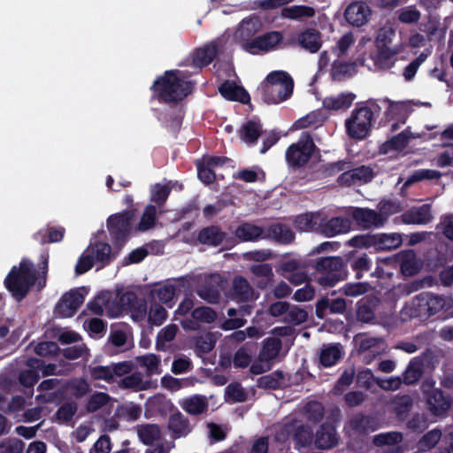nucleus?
Here are the masks:
<instances>
[{
	"label": "nucleus",
	"instance_id": "cd10ccee",
	"mask_svg": "<svg viewBox=\"0 0 453 453\" xmlns=\"http://www.w3.org/2000/svg\"><path fill=\"white\" fill-rule=\"evenodd\" d=\"M418 137H419L418 134H414L408 130H404L399 134L384 142L380 147V151L384 154L393 151H401L407 146L410 139Z\"/></svg>",
	"mask_w": 453,
	"mask_h": 453
},
{
	"label": "nucleus",
	"instance_id": "49530a36",
	"mask_svg": "<svg viewBox=\"0 0 453 453\" xmlns=\"http://www.w3.org/2000/svg\"><path fill=\"white\" fill-rule=\"evenodd\" d=\"M432 53V50L430 48L426 49L423 52H421L414 60H412L403 71V76L405 81H411L419 66L426 60L428 56Z\"/></svg>",
	"mask_w": 453,
	"mask_h": 453
},
{
	"label": "nucleus",
	"instance_id": "a18cd8bd",
	"mask_svg": "<svg viewBox=\"0 0 453 453\" xmlns=\"http://www.w3.org/2000/svg\"><path fill=\"white\" fill-rule=\"evenodd\" d=\"M135 361L141 367L146 369L148 375L159 374L161 372L159 369L160 359L155 354L138 356L135 357Z\"/></svg>",
	"mask_w": 453,
	"mask_h": 453
},
{
	"label": "nucleus",
	"instance_id": "0eeeda50",
	"mask_svg": "<svg viewBox=\"0 0 453 453\" xmlns=\"http://www.w3.org/2000/svg\"><path fill=\"white\" fill-rule=\"evenodd\" d=\"M315 149L313 140L308 134H303L297 142L293 143L286 151V159L289 165L301 166L306 164Z\"/></svg>",
	"mask_w": 453,
	"mask_h": 453
},
{
	"label": "nucleus",
	"instance_id": "6e6552de",
	"mask_svg": "<svg viewBox=\"0 0 453 453\" xmlns=\"http://www.w3.org/2000/svg\"><path fill=\"white\" fill-rule=\"evenodd\" d=\"M422 392L426 395V403L430 412L437 417L443 416L450 408L451 401L442 392L434 388V382L426 380L423 382Z\"/></svg>",
	"mask_w": 453,
	"mask_h": 453
},
{
	"label": "nucleus",
	"instance_id": "473e14b6",
	"mask_svg": "<svg viewBox=\"0 0 453 453\" xmlns=\"http://www.w3.org/2000/svg\"><path fill=\"white\" fill-rule=\"evenodd\" d=\"M95 262L100 263L102 266L109 265L115 255L111 251V247L104 242H96L91 250V255Z\"/></svg>",
	"mask_w": 453,
	"mask_h": 453
},
{
	"label": "nucleus",
	"instance_id": "13d9d810",
	"mask_svg": "<svg viewBox=\"0 0 453 453\" xmlns=\"http://www.w3.org/2000/svg\"><path fill=\"white\" fill-rule=\"evenodd\" d=\"M111 397L108 394L104 392H96L92 394L87 402L86 410L89 413L96 412L102 407L108 404Z\"/></svg>",
	"mask_w": 453,
	"mask_h": 453
},
{
	"label": "nucleus",
	"instance_id": "bb28decb",
	"mask_svg": "<svg viewBox=\"0 0 453 453\" xmlns=\"http://www.w3.org/2000/svg\"><path fill=\"white\" fill-rule=\"evenodd\" d=\"M355 96L349 92L328 96L323 100V107L328 111H342L350 107Z\"/></svg>",
	"mask_w": 453,
	"mask_h": 453
},
{
	"label": "nucleus",
	"instance_id": "2f4dec72",
	"mask_svg": "<svg viewBox=\"0 0 453 453\" xmlns=\"http://www.w3.org/2000/svg\"><path fill=\"white\" fill-rule=\"evenodd\" d=\"M220 94L228 100L239 101L246 104L250 101V96L246 90L233 82L226 81L219 87Z\"/></svg>",
	"mask_w": 453,
	"mask_h": 453
},
{
	"label": "nucleus",
	"instance_id": "e2e57ef3",
	"mask_svg": "<svg viewBox=\"0 0 453 453\" xmlns=\"http://www.w3.org/2000/svg\"><path fill=\"white\" fill-rule=\"evenodd\" d=\"M422 362L417 358L412 359L405 370L403 380L406 384L416 382L422 375Z\"/></svg>",
	"mask_w": 453,
	"mask_h": 453
},
{
	"label": "nucleus",
	"instance_id": "69168bd1",
	"mask_svg": "<svg viewBox=\"0 0 453 453\" xmlns=\"http://www.w3.org/2000/svg\"><path fill=\"white\" fill-rule=\"evenodd\" d=\"M307 318L308 314L304 309L296 305H289L287 316L283 318V321L300 325L305 322Z\"/></svg>",
	"mask_w": 453,
	"mask_h": 453
},
{
	"label": "nucleus",
	"instance_id": "09e8293b",
	"mask_svg": "<svg viewBox=\"0 0 453 453\" xmlns=\"http://www.w3.org/2000/svg\"><path fill=\"white\" fill-rule=\"evenodd\" d=\"M149 297L151 303H157V301L162 303H167L170 302V284L165 283L160 285L159 283L154 284L150 287L149 291Z\"/></svg>",
	"mask_w": 453,
	"mask_h": 453
},
{
	"label": "nucleus",
	"instance_id": "bf43d9fd",
	"mask_svg": "<svg viewBox=\"0 0 453 453\" xmlns=\"http://www.w3.org/2000/svg\"><path fill=\"white\" fill-rule=\"evenodd\" d=\"M395 35V29L390 25H385L380 27L375 37L376 47H391V43Z\"/></svg>",
	"mask_w": 453,
	"mask_h": 453
},
{
	"label": "nucleus",
	"instance_id": "58836bf2",
	"mask_svg": "<svg viewBox=\"0 0 453 453\" xmlns=\"http://www.w3.org/2000/svg\"><path fill=\"white\" fill-rule=\"evenodd\" d=\"M122 388L133 389L134 391L147 390L150 387L149 380H143L140 372H133L125 376L119 383Z\"/></svg>",
	"mask_w": 453,
	"mask_h": 453
},
{
	"label": "nucleus",
	"instance_id": "3c124183",
	"mask_svg": "<svg viewBox=\"0 0 453 453\" xmlns=\"http://www.w3.org/2000/svg\"><path fill=\"white\" fill-rule=\"evenodd\" d=\"M190 432L188 420L180 413H172V436L179 438Z\"/></svg>",
	"mask_w": 453,
	"mask_h": 453
},
{
	"label": "nucleus",
	"instance_id": "c9c22d12",
	"mask_svg": "<svg viewBox=\"0 0 453 453\" xmlns=\"http://www.w3.org/2000/svg\"><path fill=\"white\" fill-rule=\"evenodd\" d=\"M342 355V349L340 344H328L321 349L319 359L324 366H331L338 362Z\"/></svg>",
	"mask_w": 453,
	"mask_h": 453
},
{
	"label": "nucleus",
	"instance_id": "79ce46f5",
	"mask_svg": "<svg viewBox=\"0 0 453 453\" xmlns=\"http://www.w3.org/2000/svg\"><path fill=\"white\" fill-rule=\"evenodd\" d=\"M329 309L332 313H342L346 309V303L342 298L330 301L322 299L317 303L316 313L319 318H324V312Z\"/></svg>",
	"mask_w": 453,
	"mask_h": 453
},
{
	"label": "nucleus",
	"instance_id": "b1692460",
	"mask_svg": "<svg viewBox=\"0 0 453 453\" xmlns=\"http://www.w3.org/2000/svg\"><path fill=\"white\" fill-rule=\"evenodd\" d=\"M402 219L406 224L426 225L432 221L431 206L423 204L413 207L402 215Z\"/></svg>",
	"mask_w": 453,
	"mask_h": 453
},
{
	"label": "nucleus",
	"instance_id": "20e7f679",
	"mask_svg": "<svg viewBox=\"0 0 453 453\" xmlns=\"http://www.w3.org/2000/svg\"><path fill=\"white\" fill-rule=\"evenodd\" d=\"M374 119V112L368 106L354 109L345 120L347 134L356 140L366 138L371 132Z\"/></svg>",
	"mask_w": 453,
	"mask_h": 453
},
{
	"label": "nucleus",
	"instance_id": "7c9ffc66",
	"mask_svg": "<svg viewBox=\"0 0 453 453\" xmlns=\"http://www.w3.org/2000/svg\"><path fill=\"white\" fill-rule=\"evenodd\" d=\"M402 440L403 436L400 433L389 432L375 435L373 442L377 446L389 447L390 453H403V449L398 445Z\"/></svg>",
	"mask_w": 453,
	"mask_h": 453
},
{
	"label": "nucleus",
	"instance_id": "4468645a",
	"mask_svg": "<svg viewBox=\"0 0 453 453\" xmlns=\"http://www.w3.org/2000/svg\"><path fill=\"white\" fill-rule=\"evenodd\" d=\"M85 299L80 289H73L65 294L56 304L54 312L57 316L69 318L73 316Z\"/></svg>",
	"mask_w": 453,
	"mask_h": 453
},
{
	"label": "nucleus",
	"instance_id": "72a5a7b5",
	"mask_svg": "<svg viewBox=\"0 0 453 453\" xmlns=\"http://www.w3.org/2000/svg\"><path fill=\"white\" fill-rule=\"evenodd\" d=\"M233 296L238 302L257 298L249 282L242 277H236L233 282Z\"/></svg>",
	"mask_w": 453,
	"mask_h": 453
},
{
	"label": "nucleus",
	"instance_id": "9d476101",
	"mask_svg": "<svg viewBox=\"0 0 453 453\" xmlns=\"http://www.w3.org/2000/svg\"><path fill=\"white\" fill-rule=\"evenodd\" d=\"M357 351L363 356V360L370 364L377 356L386 351L385 342L381 338L358 334L354 338Z\"/></svg>",
	"mask_w": 453,
	"mask_h": 453
},
{
	"label": "nucleus",
	"instance_id": "f257e3e1",
	"mask_svg": "<svg viewBox=\"0 0 453 453\" xmlns=\"http://www.w3.org/2000/svg\"><path fill=\"white\" fill-rule=\"evenodd\" d=\"M38 280L33 262L22 258L19 265H13L4 279V284L12 297L20 302L29 293Z\"/></svg>",
	"mask_w": 453,
	"mask_h": 453
},
{
	"label": "nucleus",
	"instance_id": "8fccbe9b",
	"mask_svg": "<svg viewBox=\"0 0 453 453\" xmlns=\"http://www.w3.org/2000/svg\"><path fill=\"white\" fill-rule=\"evenodd\" d=\"M224 238V234L215 226L202 230L198 235L200 242L211 246L219 245Z\"/></svg>",
	"mask_w": 453,
	"mask_h": 453
},
{
	"label": "nucleus",
	"instance_id": "e433bc0d",
	"mask_svg": "<svg viewBox=\"0 0 453 453\" xmlns=\"http://www.w3.org/2000/svg\"><path fill=\"white\" fill-rule=\"evenodd\" d=\"M137 434L143 444L152 445L160 439L161 433L157 425L145 424L137 426Z\"/></svg>",
	"mask_w": 453,
	"mask_h": 453
},
{
	"label": "nucleus",
	"instance_id": "c03bdc74",
	"mask_svg": "<svg viewBox=\"0 0 453 453\" xmlns=\"http://www.w3.org/2000/svg\"><path fill=\"white\" fill-rule=\"evenodd\" d=\"M315 10L307 5H294L282 9L281 15L283 18L290 19H299L302 18H311L315 15Z\"/></svg>",
	"mask_w": 453,
	"mask_h": 453
},
{
	"label": "nucleus",
	"instance_id": "f704fd0d",
	"mask_svg": "<svg viewBox=\"0 0 453 453\" xmlns=\"http://www.w3.org/2000/svg\"><path fill=\"white\" fill-rule=\"evenodd\" d=\"M283 276L292 284L300 285L307 280V274L298 268L296 261H288L282 264Z\"/></svg>",
	"mask_w": 453,
	"mask_h": 453
},
{
	"label": "nucleus",
	"instance_id": "5701e85b",
	"mask_svg": "<svg viewBox=\"0 0 453 453\" xmlns=\"http://www.w3.org/2000/svg\"><path fill=\"white\" fill-rule=\"evenodd\" d=\"M395 260L400 265L401 272L406 276L416 274L422 267V263L418 260L412 250H405L395 256Z\"/></svg>",
	"mask_w": 453,
	"mask_h": 453
},
{
	"label": "nucleus",
	"instance_id": "6e6d98bb",
	"mask_svg": "<svg viewBox=\"0 0 453 453\" xmlns=\"http://www.w3.org/2000/svg\"><path fill=\"white\" fill-rule=\"evenodd\" d=\"M322 121L320 114L317 111H312L297 119L293 124L292 129L299 130L308 127H317L322 124Z\"/></svg>",
	"mask_w": 453,
	"mask_h": 453
},
{
	"label": "nucleus",
	"instance_id": "393cba45",
	"mask_svg": "<svg viewBox=\"0 0 453 453\" xmlns=\"http://www.w3.org/2000/svg\"><path fill=\"white\" fill-rule=\"evenodd\" d=\"M216 319V313L209 307L196 308L192 312V319L181 321L182 326L188 330L199 329V322L211 323Z\"/></svg>",
	"mask_w": 453,
	"mask_h": 453
},
{
	"label": "nucleus",
	"instance_id": "aec40b11",
	"mask_svg": "<svg viewBox=\"0 0 453 453\" xmlns=\"http://www.w3.org/2000/svg\"><path fill=\"white\" fill-rule=\"evenodd\" d=\"M350 215L362 228L378 227L384 224L385 218L379 212L363 208H353Z\"/></svg>",
	"mask_w": 453,
	"mask_h": 453
},
{
	"label": "nucleus",
	"instance_id": "4c0bfd02",
	"mask_svg": "<svg viewBox=\"0 0 453 453\" xmlns=\"http://www.w3.org/2000/svg\"><path fill=\"white\" fill-rule=\"evenodd\" d=\"M281 349V341L278 338H268L264 342L262 349L259 353V359L269 361L275 359Z\"/></svg>",
	"mask_w": 453,
	"mask_h": 453
},
{
	"label": "nucleus",
	"instance_id": "0e129e2a",
	"mask_svg": "<svg viewBox=\"0 0 453 453\" xmlns=\"http://www.w3.org/2000/svg\"><path fill=\"white\" fill-rule=\"evenodd\" d=\"M78 410L75 402H65L57 411L56 418L63 423H67L73 419Z\"/></svg>",
	"mask_w": 453,
	"mask_h": 453
},
{
	"label": "nucleus",
	"instance_id": "ea45409f",
	"mask_svg": "<svg viewBox=\"0 0 453 453\" xmlns=\"http://www.w3.org/2000/svg\"><path fill=\"white\" fill-rule=\"evenodd\" d=\"M373 177L372 169L368 166H360L350 171H347L341 176V180L344 182L349 181L350 179L353 183L356 182H368Z\"/></svg>",
	"mask_w": 453,
	"mask_h": 453
},
{
	"label": "nucleus",
	"instance_id": "a211bd4d",
	"mask_svg": "<svg viewBox=\"0 0 453 453\" xmlns=\"http://www.w3.org/2000/svg\"><path fill=\"white\" fill-rule=\"evenodd\" d=\"M261 28L262 23L258 17H247L239 23L234 34V41L242 44L244 49V45L250 42L253 40L252 37L259 32Z\"/></svg>",
	"mask_w": 453,
	"mask_h": 453
},
{
	"label": "nucleus",
	"instance_id": "f8f14e48",
	"mask_svg": "<svg viewBox=\"0 0 453 453\" xmlns=\"http://www.w3.org/2000/svg\"><path fill=\"white\" fill-rule=\"evenodd\" d=\"M117 297L119 310L131 311L136 319H142L147 315V302L138 298L134 292H119Z\"/></svg>",
	"mask_w": 453,
	"mask_h": 453
},
{
	"label": "nucleus",
	"instance_id": "2eb2a0df",
	"mask_svg": "<svg viewBox=\"0 0 453 453\" xmlns=\"http://www.w3.org/2000/svg\"><path fill=\"white\" fill-rule=\"evenodd\" d=\"M388 106L386 111V115L390 119H396L397 122L392 125V129L396 130L399 124H404L408 115L413 111L414 106L424 105L430 107V103H414L411 101H400L393 102L388 101Z\"/></svg>",
	"mask_w": 453,
	"mask_h": 453
},
{
	"label": "nucleus",
	"instance_id": "f03ea898",
	"mask_svg": "<svg viewBox=\"0 0 453 453\" xmlns=\"http://www.w3.org/2000/svg\"><path fill=\"white\" fill-rule=\"evenodd\" d=\"M446 306V300L438 295L424 292L406 303L401 311L403 319L427 318L441 311Z\"/></svg>",
	"mask_w": 453,
	"mask_h": 453
},
{
	"label": "nucleus",
	"instance_id": "f3484780",
	"mask_svg": "<svg viewBox=\"0 0 453 453\" xmlns=\"http://www.w3.org/2000/svg\"><path fill=\"white\" fill-rule=\"evenodd\" d=\"M193 88L194 83L187 72L172 70V104L184 100L191 94Z\"/></svg>",
	"mask_w": 453,
	"mask_h": 453
},
{
	"label": "nucleus",
	"instance_id": "052dcab7",
	"mask_svg": "<svg viewBox=\"0 0 453 453\" xmlns=\"http://www.w3.org/2000/svg\"><path fill=\"white\" fill-rule=\"evenodd\" d=\"M397 17L403 24H414L420 19L421 12L416 6L410 5L398 10Z\"/></svg>",
	"mask_w": 453,
	"mask_h": 453
},
{
	"label": "nucleus",
	"instance_id": "c756f323",
	"mask_svg": "<svg viewBox=\"0 0 453 453\" xmlns=\"http://www.w3.org/2000/svg\"><path fill=\"white\" fill-rule=\"evenodd\" d=\"M320 221H324L322 213H304L296 217L295 226L302 232H308L320 229Z\"/></svg>",
	"mask_w": 453,
	"mask_h": 453
},
{
	"label": "nucleus",
	"instance_id": "de8ad7c7",
	"mask_svg": "<svg viewBox=\"0 0 453 453\" xmlns=\"http://www.w3.org/2000/svg\"><path fill=\"white\" fill-rule=\"evenodd\" d=\"M157 221V208L155 205L149 204L145 207L141 217V220L136 226V231L145 232L152 228Z\"/></svg>",
	"mask_w": 453,
	"mask_h": 453
},
{
	"label": "nucleus",
	"instance_id": "423d86ee",
	"mask_svg": "<svg viewBox=\"0 0 453 453\" xmlns=\"http://www.w3.org/2000/svg\"><path fill=\"white\" fill-rule=\"evenodd\" d=\"M316 270L323 274L318 279L323 287H333L345 276L343 262L336 257L320 259L316 265Z\"/></svg>",
	"mask_w": 453,
	"mask_h": 453
},
{
	"label": "nucleus",
	"instance_id": "4d7b16f0",
	"mask_svg": "<svg viewBox=\"0 0 453 453\" xmlns=\"http://www.w3.org/2000/svg\"><path fill=\"white\" fill-rule=\"evenodd\" d=\"M356 72V66L352 63H343L334 61L331 70V75L334 80L341 81L347 76L352 75Z\"/></svg>",
	"mask_w": 453,
	"mask_h": 453
},
{
	"label": "nucleus",
	"instance_id": "dca6fc26",
	"mask_svg": "<svg viewBox=\"0 0 453 453\" xmlns=\"http://www.w3.org/2000/svg\"><path fill=\"white\" fill-rule=\"evenodd\" d=\"M219 42L220 40L213 41L196 49L193 52L192 58L186 59L182 65L195 68H202L208 65L217 56Z\"/></svg>",
	"mask_w": 453,
	"mask_h": 453
},
{
	"label": "nucleus",
	"instance_id": "6ab92c4d",
	"mask_svg": "<svg viewBox=\"0 0 453 453\" xmlns=\"http://www.w3.org/2000/svg\"><path fill=\"white\" fill-rule=\"evenodd\" d=\"M344 15L350 25L361 27L369 21L372 10L365 3L354 2L346 8Z\"/></svg>",
	"mask_w": 453,
	"mask_h": 453
},
{
	"label": "nucleus",
	"instance_id": "7ed1b4c3",
	"mask_svg": "<svg viewBox=\"0 0 453 453\" xmlns=\"http://www.w3.org/2000/svg\"><path fill=\"white\" fill-rule=\"evenodd\" d=\"M264 98L270 104H280L287 100L293 92V81L285 72L269 73L262 84Z\"/></svg>",
	"mask_w": 453,
	"mask_h": 453
},
{
	"label": "nucleus",
	"instance_id": "a878e982",
	"mask_svg": "<svg viewBox=\"0 0 453 453\" xmlns=\"http://www.w3.org/2000/svg\"><path fill=\"white\" fill-rule=\"evenodd\" d=\"M319 231L328 237L346 234L350 230V222L348 219L336 217L326 222L320 221Z\"/></svg>",
	"mask_w": 453,
	"mask_h": 453
},
{
	"label": "nucleus",
	"instance_id": "a19ab883",
	"mask_svg": "<svg viewBox=\"0 0 453 453\" xmlns=\"http://www.w3.org/2000/svg\"><path fill=\"white\" fill-rule=\"evenodd\" d=\"M262 132L261 124L256 120H249L241 129V139L248 144H254Z\"/></svg>",
	"mask_w": 453,
	"mask_h": 453
},
{
	"label": "nucleus",
	"instance_id": "c85d7f7f",
	"mask_svg": "<svg viewBox=\"0 0 453 453\" xmlns=\"http://www.w3.org/2000/svg\"><path fill=\"white\" fill-rule=\"evenodd\" d=\"M337 443L334 427L332 425H323L318 430L315 437V444L322 449H331Z\"/></svg>",
	"mask_w": 453,
	"mask_h": 453
},
{
	"label": "nucleus",
	"instance_id": "39448f33",
	"mask_svg": "<svg viewBox=\"0 0 453 453\" xmlns=\"http://www.w3.org/2000/svg\"><path fill=\"white\" fill-rule=\"evenodd\" d=\"M134 212L124 211L111 215L107 219V229L115 248L120 250L130 235Z\"/></svg>",
	"mask_w": 453,
	"mask_h": 453
},
{
	"label": "nucleus",
	"instance_id": "4be33fe9",
	"mask_svg": "<svg viewBox=\"0 0 453 453\" xmlns=\"http://www.w3.org/2000/svg\"><path fill=\"white\" fill-rule=\"evenodd\" d=\"M150 89L152 91L151 100H157L161 104H170V70H165L162 76L157 78Z\"/></svg>",
	"mask_w": 453,
	"mask_h": 453
},
{
	"label": "nucleus",
	"instance_id": "603ef678",
	"mask_svg": "<svg viewBox=\"0 0 453 453\" xmlns=\"http://www.w3.org/2000/svg\"><path fill=\"white\" fill-rule=\"evenodd\" d=\"M374 242L383 250L396 249L402 243V236L397 233L382 234L374 237Z\"/></svg>",
	"mask_w": 453,
	"mask_h": 453
},
{
	"label": "nucleus",
	"instance_id": "9b49d317",
	"mask_svg": "<svg viewBox=\"0 0 453 453\" xmlns=\"http://www.w3.org/2000/svg\"><path fill=\"white\" fill-rule=\"evenodd\" d=\"M284 45L283 35L279 31H272L254 38L244 45V50L251 54L268 52L282 48Z\"/></svg>",
	"mask_w": 453,
	"mask_h": 453
},
{
	"label": "nucleus",
	"instance_id": "5fc2aeb1",
	"mask_svg": "<svg viewBox=\"0 0 453 453\" xmlns=\"http://www.w3.org/2000/svg\"><path fill=\"white\" fill-rule=\"evenodd\" d=\"M67 390L75 398L85 396L90 390V386L83 378H75L67 384Z\"/></svg>",
	"mask_w": 453,
	"mask_h": 453
},
{
	"label": "nucleus",
	"instance_id": "774afa93",
	"mask_svg": "<svg viewBox=\"0 0 453 453\" xmlns=\"http://www.w3.org/2000/svg\"><path fill=\"white\" fill-rule=\"evenodd\" d=\"M26 364L27 367L35 368L38 372H42V376L56 374L57 365L54 364L46 365L45 362L42 359L29 357Z\"/></svg>",
	"mask_w": 453,
	"mask_h": 453
},
{
	"label": "nucleus",
	"instance_id": "1a4fd4ad",
	"mask_svg": "<svg viewBox=\"0 0 453 453\" xmlns=\"http://www.w3.org/2000/svg\"><path fill=\"white\" fill-rule=\"evenodd\" d=\"M293 433L294 440L296 441V447H306L312 440V432L307 426L299 424L296 421L289 423L285 421L281 426H279V430L276 433V439L278 441H285L289 434Z\"/></svg>",
	"mask_w": 453,
	"mask_h": 453
},
{
	"label": "nucleus",
	"instance_id": "680f3d73",
	"mask_svg": "<svg viewBox=\"0 0 453 453\" xmlns=\"http://www.w3.org/2000/svg\"><path fill=\"white\" fill-rule=\"evenodd\" d=\"M34 351L36 355L42 357H51L60 352V348L54 342L44 341L36 343L34 346Z\"/></svg>",
	"mask_w": 453,
	"mask_h": 453
},
{
	"label": "nucleus",
	"instance_id": "ddd939ff",
	"mask_svg": "<svg viewBox=\"0 0 453 453\" xmlns=\"http://www.w3.org/2000/svg\"><path fill=\"white\" fill-rule=\"evenodd\" d=\"M405 44L400 42L393 47H376V52L372 57L373 64L378 70H389L395 66L397 55L403 51Z\"/></svg>",
	"mask_w": 453,
	"mask_h": 453
},
{
	"label": "nucleus",
	"instance_id": "338daca9",
	"mask_svg": "<svg viewBox=\"0 0 453 453\" xmlns=\"http://www.w3.org/2000/svg\"><path fill=\"white\" fill-rule=\"evenodd\" d=\"M441 432L439 429H433L426 434L418 441V449L426 451L433 449L441 440Z\"/></svg>",
	"mask_w": 453,
	"mask_h": 453
},
{
	"label": "nucleus",
	"instance_id": "37998d69",
	"mask_svg": "<svg viewBox=\"0 0 453 453\" xmlns=\"http://www.w3.org/2000/svg\"><path fill=\"white\" fill-rule=\"evenodd\" d=\"M182 408L190 414L197 415L204 412L208 408V403L204 396L194 395L181 402Z\"/></svg>",
	"mask_w": 453,
	"mask_h": 453
},
{
	"label": "nucleus",
	"instance_id": "864d4df0",
	"mask_svg": "<svg viewBox=\"0 0 453 453\" xmlns=\"http://www.w3.org/2000/svg\"><path fill=\"white\" fill-rule=\"evenodd\" d=\"M263 234V230L251 224H242L235 230L236 236L242 241H253L259 238Z\"/></svg>",
	"mask_w": 453,
	"mask_h": 453
},
{
	"label": "nucleus",
	"instance_id": "412c9836",
	"mask_svg": "<svg viewBox=\"0 0 453 453\" xmlns=\"http://www.w3.org/2000/svg\"><path fill=\"white\" fill-rule=\"evenodd\" d=\"M298 44L310 53L318 52L323 44L321 33L311 27L303 30L297 37Z\"/></svg>",
	"mask_w": 453,
	"mask_h": 453
}]
</instances>
